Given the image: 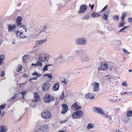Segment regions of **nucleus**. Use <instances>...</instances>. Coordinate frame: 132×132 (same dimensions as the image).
Returning a JSON list of instances; mask_svg holds the SVG:
<instances>
[{"label":"nucleus","instance_id":"nucleus-28","mask_svg":"<svg viewBox=\"0 0 132 132\" xmlns=\"http://www.w3.org/2000/svg\"><path fill=\"white\" fill-rule=\"evenodd\" d=\"M98 13H94L92 15V17L93 18H97L100 16Z\"/></svg>","mask_w":132,"mask_h":132},{"label":"nucleus","instance_id":"nucleus-22","mask_svg":"<svg viewBox=\"0 0 132 132\" xmlns=\"http://www.w3.org/2000/svg\"><path fill=\"white\" fill-rule=\"evenodd\" d=\"M93 94L92 93H89L86 95V97L88 98L93 99L94 98Z\"/></svg>","mask_w":132,"mask_h":132},{"label":"nucleus","instance_id":"nucleus-56","mask_svg":"<svg viewBox=\"0 0 132 132\" xmlns=\"http://www.w3.org/2000/svg\"><path fill=\"white\" fill-rule=\"evenodd\" d=\"M123 52L126 53H128V54H130V53L128 52L127 50H126L125 49H123Z\"/></svg>","mask_w":132,"mask_h":132},{"label":"nucleus","instance_id":"nucleus-14","mask_svg":"<svg viewBox=\"0 0 132 132\" xmlns=\"http://www.w3.org/2000/svg\"><path fill=\"white\" fill-rule=\"evenodd\" d=\"M43 78L47 81H50L52 78V75L51 74H46L43 76Z\"/></svg>","mask_w":132,"mask_h":132},{"label":"nucleus","instance_id":"nucleus-52","mask_svg":"<svg viewBox=\"0 0 132 132\" xmlns=\"http://www.w3.org/2000/svg\"><path fill=\"white\" fill-rule=\"evenodd\" d=\"M128 117H126V118H125L126 119H125L124 120L125 121V122L126 123L128 122V121L130 120V118H129Z\"/></svg>","mask_w":132,"mask_h":132},{"label":"nucleus","instance_id":"nucleus-50","mask_svg":"<svg viewBox=\"0 0 132 132\" xmlns=\"http://www.w3.org/2000/svg\"><path fill=\"white\" fill-rule=\"evenodd\" d=\"M37 77H35L34 78H31L29 80V81H30L31 82L33 83V82L31 81V80H36L37 79Z\"/></svg>","mask_w":132,"mask_h":132},{"label":"nucleus","instance_id":"nucleus-30","mask_svg":"<svg viewBox=\"0 0 132 132\" xmlns=\"http://www.w3.org/2000/svg\"><path fill=\"white\" fill-rule=\"evenodd\" d=\"M19 29H18L17 30L16 32V35L18 38H20V36L21 35V31H19Z\"/></svg>","mask_w":132,"mask_h":132},{"label":"nucleus","instance_id":"nucleus-33","mask_svg":"<svg viewBox=\"0 0 132 132\" xmlns=\"http://www.w3.org/2000/svg\"><path fill=\"white\" fill-rule=\"evenodd\" d=\"M127 117L132 116V111L131 110L129 111L127 113Z\"/></svg>","mask_w":132,"mask_h":132},{"label":"nucleus","instance_id":"nucleus-62","mask_svg":"<svg viewBox=\"0 0 132 132\" xmlns=\"http://www.w3.org/2000/svg\"><path fill=\"white\" fill-rule=\"evenodd\" d=\"M15 98L14 97V96L12 97L11 98L10 100V101L11 102L13 100H14L15 99Z\"/></svg>","mask_w":132,"mask_h":132},{"label":"nucleus","instance_id":"nucleus-63","mask_svg":"<svg viewBox=\"0 0 132 132\" xmlns=\"http://www.w3.org/2000/svg\"><path fill=\"white\" fill-rule=\"evenodd\" d=\"M94 4H93L92 5H91L90 6V7L92 11L93 9L94 8Z\"/></svg>","mask_w":132,"mask_h":132},{"label":"nucleus","instance_id":"nucleus-16","mask_svg":"<svg viewBox=\"0 0 132 132\" xmlns=\"http://www.w3.org/2000/svg\"><path fill=\"white\" fill-rule=\"evenodd\" d=\"M93 84L94 86V88L93 91L94 92H98L100 89L99 88V84L98 82H95L94 83H92V85H93Z\"/></svg>","mask_w":132,"mask_h":132},{"label":"nucleus","instance_id":"nucleus-61","mask_svg":"<svg viewBox=\"0 0 132 132\" xmlns=\"http://www.w3.org/2000/svg\"><path fill=\"white\" fill-rule=\"evenodd\" d=\"M23 77L26 78H27L28 77V75L26 73H25L23 75Z\"/></svg>","mask_w":132,"mask_h":132},{"label":"nucleus","instance_id":"nucleus-25","mask_svg":"<svg viewBox=\"0 0 132 132\" xmlns=\"http://www.w3.org/2000/svg\"><path fill=\"white\" fill-rule=\"evenodd\" d=\"M57 60L58 62H59L60 63H62L64 62L65 61V59L64 60L62 55H60L57 58Z\"/></svg>","mask_w":132,"mask_h":132},{"label":"nucleus","instance_id":"nucleus-34","mask_svg":"<svg viewBox=\"0 0 132 132\" xmlns=\"http://www.w3.org/2000/svg\"><path fill=\"white\" fill-rule=\"evenodd\" d=\"M126 15L127 14L125 13V12L123 13L122 14V16L121 18V19L122 20V21H124L125 17Z\"/></svg>","mask_w":132,"mask_h":132},{"label":"nucleus","instance_id":"nucleus-21","mask_svg":"<svg viewBox=\"0 0 132 132\" xmlns=\"http://www.w3.org/2000/svg\"><path fill=\"white\" fill-rule=\"evenodd\" d=\"M60 85L59 83H57L54 84L52 88V89L54 91H56L59 89Z\"/></svg>","mask_w":132,"mask_h":132},{"label":"nucleus","instance_id":"nucleus-64","mask_svg":"<svg viewBox=\"0 0 132 132\" xmlns=\"http://www.w3.org/2000/svg\"><path fill=\"white\" fill-rule=\"evenodd\" d=\"M31 66H37V64H36V63H32L31 64Z\"/></svg>","mask_w":132,"mask_h":132},{"label":"nucleus","instance_id":"nucleus-44","mask_svg":"<svg viewBox=\"0 0 132 132\" xmlns=\"http://www.w3.org/2000/svg\"><path fill=\"white\" fill-rule=\"evenodd\" d=\"M6 105V104H4L3 105H1L0 106V108L2 109H4L5 108Z\"/></svg>","mask_w":132,"mask_h":132},{"label":"nucleus","instance_id":"nucleus-26","mask_svg":"<svg viewBox=\"0 0 132 132\" xmlns=\"http://www.w3.org/2000/svg\"><path fill=\"white\" fill-rule=\"evenodd\" d=\"M6 126L1 125L0 127V132H6Z\"/></svg>","mask_w":132,"mask_h":132},{"label":"nucleus","instance_id":"nucleus-11","mask_svg":"<svg viewBox=\"0 0 132 132\" xmlns=\"http://www.w3.org/2000/svg\"><path fill=\"white\" fill-rule=\"evenodd\" d=\"M50 86V84L48 82L44 83L42 86V88L43 90L46 91L49 89Z\"/></svg>","mask_w":132,"mask_h":132},{"label":"nucleus","instance_id":"nucleus-57","mask_svg":"<svg viewBox=\"0 0 132 132\" xmlns=\"http://www.w3.org/2000/svg\"><path fill=\"white\" fill-rule=\"evenodd\" d=\"M132 93V92H124L123 94H131Z\"/></svg>","mask_w":132,"mask_h":132},{"label":"nucleus","instance_id":"nucleus-59","mask_svg":"<svg viewBox=\"0 0 132 132\" xmlns=\"http://www.w3.org/2000/svg\"><path fill=\"white\" fill-rule=\"evenodd\" d=\"M127 83L126 82H122V85H123L126 86H127Z\"/></svg>","mask_w":132,"mask_h":132},{"label":"nucleus","instance_id":"nucleus-35","mask_svg":"<svg viewBox=\"0 0 132 132\" xmlns=\"http://www.w3.org/2000/svg\"><path fill=\"white\" fill-rule=\"evenodd\" d=\"M64 92H63L60 95V97L59 98L60 100H61V101L64 98Z\"/></svg>","mask_w":132,"mask_h":132},{"label":"nucleus","instance_id":"nucleus-39","mask_svg":"<svg viewBox=\"0 0 132 132\" xmlns=\"http://www.w3.org/2000/svg\"><path fill=\"white\" fill-rule=\"evenodd\" d=\"M32 75L34 76H35V75L37 77H38L40 76V75L38 74V73L37 72H35L34 73H32Z\"/></svg>","mask_w":132,"mask_h":132},{"label":"nucleus","instance_id":"nucleus-13","mask_svg":"<svg viewBox=\"0 0 132 132\" xmlns=\"http://www.w3.org/2000/svg\"><path fill=\"white\" fill-rule=\"evenodd\" d=\"M38 60L40 62H43L45 61H48V59H46V57L45 56L44 54H40L39 56Z\"/></svg>","mask_w":132,"mask_h":132},{"label":"nucleus","instance_id":"nucleus-46","mask_svg":"<svg viewBox=\"0 0 132 132\" xmlns=\"http://www.w3.org/2000/svg\"><path fill=\"white\" fill-rule=\"evenodd\" d=\"M36 63L37 64V66H40L41 67L42 66V63L41 62H38Z\"/></svg>","mask_w":132,"mask_h":132},{"label":"nucleus","instance_id":"nucleus-47","mask_svg":"<svg viewBox=\"0 0 132 132\" xmlns=\"http://www.w3.org/2000/svg\"><path fill=\"white\" fill-rule=\"evenodd\" d=\"M39 28H36L35 29V31L36 32V33H39ZM39 34V33H38Z\"/></svg>","mask_w":132,"mask_h":132},{"label":"nucleus","instance_id":"nucleus-10","mask_svg":"<svg viewBox=\"0 0 132 132\" xmlns=\"http://www.w3.org/2000/svg\"><path fill=\"white\" fill-rule=\"evenodd\" d=\"M8 28V31L9 32H12L16 28V24H12L11 23L7 25Z\"/></svg>","mask_w":132,"mask_h":132},{"label":"nucleus","instance_id":"nucleus-41","mask_svg":"<svg viewBox=\"0 0 132 132\" xmlns=\"http://www.w3.org/2000/svg\"><path fill=\"white\" fill-rule=\"evenodd\" d=\"M22 27V28L24 30H25V31L26 32H27V30H26V27L24 25H22V26H21V27H20L18 29H20Z\"/></svg>","mask_w":132,"mask_h":132},{"label":"nucleus","instance_id":"nucleus-12","mask_svg":"<svg viewBox=\"0 0 132 132\" xmlns=\"http://www.w3.org/2000/svg\"><path fill=\"white\" fill-rule=\"evenodd\" d=\"M74 53L75 55L76 56H82L85 54V51L83 50H76L75 51Z\"/></svg>","mask_w":132,"mask_h":132},{"label":"nucleus","instance_id":"nucleus-24","mask_svg":"<svg viewBox=\"0 0 132 132\" xmlns=\"http://www.w3.org/2000/svg\"><path fill=\"white\" fill-rule=\"evenodd\" d=\"M107 63L108 68H109L110 69V70L111 71L112 70V68L113 67V64L111 62H108Z\"/></svg>","mask_w":132,"mask_h":132},{"label":"nucleus","instance_id":"nucleus-19","mask_svg":"<svg viewBox=\"0 0 132 132\" xmlns=\"http://www.w3.org/2000/svg\"><path fill=\"white\" fill-rule=\"evenodd\" d=\"M94 110L96 112L99 114H102L103 115H105V114L103 112V110L101 109L95 107Z\"/></svg>","mask_w":132,"mask_h":132},{"label":"nucleus","instance_id":"nucleus-3","mask_svg":"<svg viewBox=\"0 0 132 132\" xmlns=\"http://www.w3.org/2000/svg\"><path fill=\"white\" fill-rule=\"evenodd\" d=\"M76 45H85L87 44V41L86 39L83 38H81L76 39L75 41Z\"/></svg>","mask_w":132,"mask_h":132},{"label":"nucleus","instance_id":"nucleus-9","mask_svg":"<svg viewBox=\"0 0 132 132\" xmlns=\"http://www.w3.org/2000/svg\"><path fill=\"white\" fill-rule=\"evenodd\" d=\"M100 65L101 67L98 69L99 70H104L108 68L107 63H105L104 62H102Z\"/></svg>","mask_w":132,"mask_h":132},{"label":"nucleus","instance_id":"nucleus-29","mask_svg":"<svg viewBox=\"0 0 132 132\" xmlns=\"http://www.w3.org/2000/svg\"><path fill=\"white\" fill-rule=\"evenodd\" d=\"M94 127V126L93 124L91 123H89L87 126V128L88 129H90L93 128Z\"/></svg>","mask_w":132,"mask_h":132},{"label":"nucleus","instance_id":"nucleus-49","mask_svg":"<svg viewBox=\"0 0 132 132\" xmlns=\"http://www.w3.org/2000/svg\"><path fill=\"white\" fill-rule=\"evenodd\" d=\"M36 44H37V45H39L42 44V42H41L40 40L37 41V42Z\"/></svg>","mask_w":132,"mask_h":132},{"label":"nucleus","instance_id":"nucleus-53","mask_svg":"<svg viewBox=\"0 0 132 132\" xmlns=\"http://www.w3.org/2000/svg\"><path fill=\"white\" fill-rule=\"evenodd\" d=\"M44 55L46 57V59H49L50 57L49 54H45Z\"/></svg>","mask_w":132,"mask_h":132},{"label":"nucleus","instance_id":"nucleus-2","mask_svg":"<svg viewBox=\"0 0 132 132\" xmlns=\"http://www.w3.org/2000/svg\"><path fill=\"white\" fill-rule=\"evenodd\" d=\"M41 116L42 118L44 119H49L51 117V113L47 110H44L41 113Z\"/></svg>","mask_w":132,"mask_h":132},{"label":"nucleus","instance_id":"nucleus-15","mask_svg":"<svg viewBox=\"0 0 132 132\" xmlns=\"http://www.w3.org/2000/svg\"><path fill=\"white\" fill-rule=\"evenodd\" d=\"M62 109L61 110V113L62 114H64L67 112L68 110L67 105L65 104H64L62 105Z\"/></svg>","mask_w":132,"mask_h":132},{"label":"nucleus","instance_id":"nucleus-43","mask_svg":"<svg viewBox=\"0 0 132 132\" xmlns=\"http://www.w3.org/2000/svg\"><path fill=\"white\" fill-rule=\"evenodd\" d=\"M4 55H0V60H2V61H3L4 59Z\"/></svg>","mask_w":132,"mask_h":132},{"label":"nucleus","instance_id":"nucleus-17","mask_svg":"<svg viewBox=\"0 0 132 132\" xmlns=\"http://www.w3.org/2000/svg\"><path fill=\"white\" fill-rule=\"evenodd\" d=\"M22 18L20 16H18L16 19V25L17 26H20L22 25L21 21Z\"/></svg>","mask_w":132,"mask_h":132},{"label":"nucleus","instance_id":"nucleus-40","mask_svg":"<svg viewBox=\"0 0 132 132\" xmlns=\"http://www.w3.org/2000/svg\"><path fill=\"white\" fill-rule=\"evenodd\" d=\"M119 17L118 15H116L113 17V19L114 20H119Z\"/></svg>","mask_w":132,"mask_h":132},{"label":"nucleus","instance_id":"nucleus-5","mask_svg":"<svg viewBox=\"0 0 132 132\" xmlns=\"http://www.w3.org/2000/svg\"><path fill=\"white\" fill-rule=\"evenodd\" d=\"M54 98L51 95L46 94L44 98V101L45 103H49L51 101H53Z\"/></svg>","mask_w":132,"mask_h":132},{"label":"nucleus","instance_id":"nucleus-18","mask_svg":"<svg viewBox=\"0 0 132 132\" xmlns=\"http://www.w3.org/2000/svg\"><path fill=\"white\" fill-rule=\"evenodd\" d=\"M75 57L73 56H66L64 58L65 60L70 62H73L74 61Z\"/></svg>","mask_w":132,"mask_h":132},{"label":"nucleus","instance_id":"nucleus-1","mask_svg":"<svg viewBox=\"0 0 132 132\" xmlns=\"http://www.w3.org/2000/svg\"><path fill=\"white\" fill-rule=\"evenodd\" d=\"M49 127L47 125L44 124L37 129H35L34 132H40L42 131L43 132H47L49 130Z\"/></svg>","mask_w":132,"mask_h":132},{"label":"nucleus","instance_id":"nucleus-6","mask_svg":"<svg viewBox=\"0 0 132 132\" xmlns=\"http://www.w3.org/2000/svg\"><path fill=\"white\" fill-rule=\"evenodd\" d=\"M81 106L80 103L78 102H76L71 106L72 109L73 110H77L81 109Z\"/></svg>","mask_w":132,"mask_h":132},{"label":"nucleus","instance_id":"nucleus-31","mask_svg":"<svg viewBox=\"0 0 132 132\" xmlns=\"http://www.w3.org/2000/svg\"><path fill=\"white\" fill-rule=\"evenodd\" d=\"M52 65V64H48L46 65L43 68V70L44 71H45L48 70V66H51Z\"/></svg>","mask_w":132,"mask_h":132},{"label":"nucleus","instance_id":"nucleus-51","mask_svg":"<svg viewBox=\"0 0 132 132\" xmlns=\"http://www.w3.org/2000/svg\"><path fill=\"white\" fill-rule=\"evenodd\" d=\"M61 82H62V83H64L65 84H67V80L65 79H64L63 80H62Z\"/></svg>","mask_w":132,"mask_h":132},{"label":"nucleus","instance_id":"nucleus-23","mask_svg":"<svg viewBox=\"0 0 132 132\" xmlns=\"http://www.w3.org/2000/svg\"><path fill=\"white\" fill-rule=\"evenodd\" d=\"M109 15V13L108 11H105L104 12L103 14V18L106 21L108 20V17Z\"/></svg>","mask_w":132,"mask_h":132},{"label":"nucleus","instance_id":"nucleus-38","mask_svg":"<svg viewBox=\"0 0 132 132\" xmlns=\"http://www.w3.org/2000/svg\"><path fill=\"white\" fill-rule=\"evenodd\" d=\"M129 27V26H126V27L123 28H122V29H121L118 32L119 33H120V32H122L123 30H124L125 29H126L127 28H128Z\"/></svg>","mask_w":132,"mask_h":132},{"label":"nucleus","instance_id":"nucleus-45","mask_svg":"<svg viewBox=\"0 0 132 132\" xmlns=\"http://www.w3.org/2000/svg\"><path fill=\"white\" fill-rule=\"evenodd\" d=\"M22 32L23 31H22L21 30V33H20L21 35H20V38H24L25 36L23 35Z\"/></svg>","mask_w":132,"mask_h":132},{"label":"nucleus","instance_id":"nucleus-42","mask_svg":"<svg viewBox=\"0 0 132 132\" xmlns=\"http://www.w3.org/2000/svg\"><path fill=\"white\" fill-rule=\"evenodd\" d=\"M125 23L123 22H121L120 23L119 25V27H122L124 26Z\"/></svg>","mask_w":132,"mask_h":132},{"label":"nucleus","instance_id":"nucleus-4","mask_svg":"<svg viewBox=\"0 0 132 132\" xmlns=\"http://www.w3.org/2000/svg\"><path fill=\"white\" fill-rule=\"evenodd\" d=\"M34 97L35 100H33L32 101V102L30 105L31 107L33 108H34L36 106L35 102H37L39 100V97L37 93H34Z\"/></svg>","mask_w":132,"mask_h":132},{"label":"nucleus","instance_id":"nucleus-60","mask_svg":"<svg viewBox=\"0 0 132 132\" xmlns=\"http://www.w3.org/2000/svg\"><path fill=\"white\" fill-rule=\"evenodd\" d=\"M40 40L41 41V42H42V44L46 42L47 41V39H45L43 40Z\"/></svg>","mask_w":132,"mask_h":132},{"label":"nucleus","instance_id":"nucleus-48","mask_svg":"<svg viewBox=\"0 0 132 132\" xmlns=\"http://www.w3.org/2000/svg\"><path fill=\"white\" fill-rule=\"evenodd\" d=\"M108 7V5H106L105 6V7H104V8L101 11V12H102L104 11L105 10H106Z\"/></svg>","mask_w":132,"mask_h":132},{"label":"nucleus","instance_id":"nucleus-27","mask_svg":"<svg viewBox=\"0 0 132 132\" xmlns=\"http://www.w3.org/2000/svg\"><path fill=\"white\" fill-rule=\"evenodd\" d=\"M47 27L45 26H42L40 27L41 30L40 31V33L42 32H43L46 31V29Z\"/></svg>","mask_w":132,"mask_h":132},{"label":"nucleus","instance_id":"nucleus-58","mask_svg":"<svg viewBox=\"0 0 132 132\" xmlns=\"http://www.w3.org/2000/svg\"><path fill=\"white\" fill-rule=\"evenodd\" d=\"M5 75V73L4 71H3L1 74V76L2 77H4Z\"/></svg>","mask_w":132,"mask_h":132},{"label":"nucleus","instance_id":"nucleus-32","mask_svg":"<svg viewBox=\"0 0 132 132\" xmlns=\"http://www.w3.org/2000/svg\"><path fill=\"white\" fill-rule=\"evenodd\" d=\"M89 18V16L88 15H86L84 16L82 18V20H88Z\"/></svg>","mask_w":132,"mask_h":132},{"label":"nucleus","instance_id":"nucleus-20","mask_svg":"<svg viewBox=\"0 0 132 132\" xmlns=\"http://www.w3.org/2000/svg\"><path fill=\"white\" fill-rule=\"evenodd\" d=\"M80 60L82 62H86L89 61V59L86 56H83L80 57Z\"/></svg>","mask_w":132,"mask_h":132},{"label":"nucleus","instance_id":"nucleus-8","mask_svg":"<svg viewBox=\"0 0 132 132\" xmlns=\"http://www.w3.org/2000/svg\"><path fill=\"white\" fill-rule=\"evenodd\" d=\"M87 9V7L86 5H82L80 6L79 9L78 13L79 14L83 13L85 12Z\"/></svg>","mask_w":132,"mask_h":132},{"label":"nucleus","instance_id":"nucleus-37","mask_svg":"<svg viewBox=\"0 0 132 132\" xmlns=\"http://www.w3.org/2000/svg\"><path fill=\"white\" fill-rule=\"evenodd\" d=\"M27 55H25L22 57V59L24 62H25V60L27 58Z\"/></svg>","mask_w":132,"mask_h":132},{"label":"nucleus","instance_id":"nucleus-7","mask_svg":"<svg viewBox=\"0 0 132 132\" xmlns=\"http://www.w3.org/2000/svg\"><path fill=\"white\" fill-rule=\"evenodd\" d=\"M83 115V112L81 110L76 112L74 113L72 116V117L74 118H78L81 117Z\"/></svg>","mask_w":132,"mask_h":132},{"label":"nucleus","instance_id":"nucleus-54","mask_svg":"<svg viewBox=\"0 0 132 132\" xmlns=\"http://www.w3.org/2000/svg\"><path fill=\"white\" fill-rule=\"evenodd\" d=\"M128 20L129 22L131 23V24H132V17L128 18Z\"/></svg>","mask_w":132,"mask_h":132},{"label":"nucleus","instance_id":"nucleus-36","mask_svg":"<svg viewBox=\"0 0 132 132\" xmlns=\"http://www.w3.org/2000/svg\"><path fill=\"white\" fill-rule=\"evenodd\" d=\"M26 91H23L20 93V94L22 95V98H24V96L26 94Z\"/></svg>","mask_w":132,"mask_h":132},{"label":"nucleus","instance_id":"nucleus-55","mask_svg":"<svg viewBox=\"0 0 132 132\" xmlns=\"http://www.w3.org/2000/svg\"><path fill=\"white\" fill-rule=\"evenodd\" d=\"M26 85V84L25 83H21L19 84V86L20 87H21L22 86H24Z\"/></svg>","mask_w":132,"mask_h":132}]
</instances>
